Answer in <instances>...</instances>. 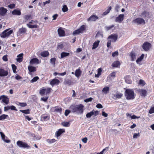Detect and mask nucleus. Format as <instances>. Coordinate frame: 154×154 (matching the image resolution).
<instances>
[{
  "mask_svg": "<svg viewBox=\"0 0 154 154\" xmlns=\"http://www.w3.org/2000/svg\"><path fill=\"white\" fill-rule=\"evenodd\" d=\"M118 55L119 53L118 51H116L115 52H113L112 54V56L113 57L117 56Z\"/></svg>",
  "mask_w": 154,
  "mask_h": 154,
  "instance_id": "obj_49",
  "label": "nucleus"
},
{
  "mask_svg": "<svg viewBox=\"0 0 154 154\" xmlns=\"http://www.w3.org/2000/svg\"><path fill=\"white\" fill-rule=\"evenodd\" d=\"M144 55L142 54L141 56L137 60L136 62L137 63H138L139 62H140L143 59L144 57Z\"/></svg>",
  "mask_w": 154,
  "mask_h": 154,
  "instance_id": "obj_36",
  "label": "nucleus"
},
{
  "mask_svg": "<svg viewBox=\"0 0 154 154\" xmlns=\"http://www.w3.org/2000/svg\"><path fill=\"white\" fill-rule=\"evenodd\" d=\"M60 83V81L57 79H54L50 82V84L53 86L54 85H58Z\"/></svg>",
  "mask_w": 154,
  "mask_h": 154,
  "instance_id": "obj_18",
  "label": "nucleus"
},
{
  "mask_svg": "<svg viewBox=\"0 0 154 154\" xmlns=\"http://www.w3.org/2000/svg\"><path fill=\"white\" fill-rule=\"evenodd\" d=\"M27 26L30 28H37V25H32L29 23L27 24Z\"/></svg>",
  "mask_w": 154,
  "mask_h": 154,
  "instance_id": "obj_37",
  "label": "nucleus"
},
{
  "mask_svg": "<svg viewBox=\"0 0 154 154\" xmlns=\"http://www.w3.org/2000/svg\"><path fill=\"white\" fill-rule=\"evenodd\" d=\"M69 53L62 52L60 54L61 58H63L64 57L69 56Z\"/></svg>",
  "mask_w": 154,
  "mask_h": 154,
  "instance_id": "obj_30",
  "label": "nucleus"
},
{
  "mask_svg": "<svg viewBox=\"0 0 154 154\" xmlns=\"http://www.w3.org/2000/svg\"><path fill=\"white\" fill-rule=\"evenodd\" d=\"M124 15L123 14L119 15L117 17H116L115 19V21L121 23L122 22L124 18Z\"/></svg>",
  "mask_w": 154,
  "mask_h": 154,
  "instance_id": "obj_11",
  "label": "nucleus"
},
{
  "mask_svg": "<svg viewBox=\"0 0 154 154\" xmlns=\"http://www.w3.org/2000/svg\"><path fill=\"white\" fill-rule=\"evenodd\" d=\"M20 111L22 112L23 113H24L25 114H28L30 113V110L29 109H28L26 110H20Z\"/></svg>",
  "mask_w": 154,
  "mask_h": 154,
  "instance_id": "obj_34",
  "label": "nucleus"
},
{
  "mask_svg": "<svg viewBox=\"0 0 154 154\" xmlns=\"http://www.w3.org/2000/svg\"><path fill=\"white\" fill-rule=\"evenodd\" d=\"M134 93L132 90L127 89L125 91V95L128 100H132L134 98Z\"/></svg>",
  "mask_w": 154,
  "mask_h": 154,
  "instance_id": "obj_2",
  "label": "nucleus"
},
{
  "mask_svg": "<svg viewBox=\"0 0 154 154\" xmlns=\"http://www.w3.org/2000/svg\"><path fill=\"white\" fill-rule=\"evenodd\" d=\"M149 13L146 11H144L143 12L140 16L143 18H148L149 17Z\"/></svg>",
  "mask_w": 154,
  "mask_h": 154,
  "instance_id": "obj_23",
  "label": "nucleus"
},
{
  "mask_svg": "<svg viewBox=\"0 0 154 154\" xmlns=\"http://www.w3.org/2000/svg\"><path fill=\"white\" fill-rule=\"evenodd\" d=\"M8 10L7 9L4 8L3 7L0 8V15L2 16H4L6 14Z\"/></svg>",
  "mask_w": 154,
  "mask_h": 154,
  "instance_id": "obj_15",
  "label": "nucleus"
},
{
  "mask_svg": "<svg viewBox=\"0 0 154 154\" xmlns=\"http://www.w3.org/2000/svg\"><path fill=\"white\" fill-rule=\"evenodd\" d=\"M118 38V35L116 34H112L109 35L108 38V39H112V41L115 42Z\"/></svg>",
  "mask_w": 154,
  "mask_h": 154,
  "instance_id": "obj_16",
  "label": "nucleus"
},
{
  "mask_svg": "<svg viewBox=\"0 0 154 154\" xmlns=\"http://www.w3.org/2000/svg\"><path fill=\"white\" fill-rule=\"evenodd\" d=\"M40 63V62H39L38 59L36 58L32 59L29 62V63L30 65H33L35 64H38Z\"/></svg>",
  "mask_w": 154,
  "mask_h": 154,
  "instance_id": "obj_12",
  "label": "nucleus"
},
{
  "mask_svg": "<svg viewBox=\"0 0 154 154\" xmlns=\"http://www.w3.org/2000/svg\"><path fill=\"white\" fill-rule=\"evenodd\" d=\"M129 56L130 57L131 61H134L136 59V55L134 52L132 51L129 54Z\"/></svg>",
  "mask_w": 154,
  "mask_h": 154,
  "instance_id": "obj_17",
  "label": "nucleus"
},
{
  "mask_svg": "<svg viewBox=\"0 0 154 154\" xmlns=\"http://www.w3.org/2000/svg\"><path fill=\"white\" fill-rule=\"evenodd\" d=\"M141 96H145L146 95V91L145 89H142L141 90Z\"/></svg>",
  "mask_w": 154,
  "mask_h": 154,
  "instance_id": "obj_45",
  "label": "nucleus"
},
{
  "mask_svg": "<svg viewBox=\"0 0 154 154\" xmlns=\"http://www.w3.org/2000/svg\"><path fill=\"white\" fill-rule=\"evenodd\" d=\"M96 107L97 108L99 109H101L103 108V106L100 103L96 105Z\"/></svg>",
  "mask_w": 154,
  "mask_h": 154,
  "instance_id": "obj_62",
  "label": "nucleus"
},
{
  "mask_svg": "<svg viewBox=\"0 0 154 154\" xmlns=\"http://www.w3.org/2000/svg\"><path fill=\"white\" fill-rule=\"evenodd\" d=\"M113 96L112 98L114 99H120L122 97L123 94L117 92L115 94H113Z\"/></svg>",
  "mask_w": 154,
  "mask_h": 154,
  "instance_id": "obj_14",
  "label": "nucleus"
},
{
  "mask_svg": "<svg viewBox=\"0 0 154 154\" xmlns=\"http://www.w3.org/2000/svg\"><path fill=\"white\" fill-rule=\"evenodd\" d=\"M46 89H42L40 90L39 93L41 96H43L44 95Z\"/></svg>",
  "mask_w": 154,
  "mask_h": 154,
  "instance_id": "obj_39",
  "label": "nucleus"
},
{
  "mask_svg": "<svg viewBox=\"0 0 154 154\" xmlns=\"http://www.w3.org/2000/svg\"><path fill=\"white\" fill-rule=\"evenodd\" d=\"M64 83L65 85H71L72 82L71 80H67L64 82Z\"/></svg>",
  "mask_w": 154,
  "mask_h": 154,
  "instance_id": "obj_41",
  "label": "nucleus"
},
{
  "mask_svg": "<svg viewBox=\"0 0 154 154\" xmlns=\"http://www.w3.org/2000/svg\"><path fill=\"white\" fill-rule=\"evenodd\" d=\"M88 139L87 137H85L82 139V141L85 143H87Z\"/></svg>",
  "mask_w": 154,
  "mask_h": 154,
  "instance_id": "obj_63",
  "label": "nucleus"
},
{
  "mask_svg": "<svg viewBox=\"0 0 154 154\" xmlns=\"http://www.w3.org/2000/svg\"><path fill=\"white\" fill-rule=\"evenodd\" d=\"M51 89L50 88H48L46 89V94L47 95L49 94L51 92Z\"/></svg>",
  "mask_w": 154,
  "mask_h": 154,
  "instance_id": "obj_47",
  "label": "nucleus"
},
{
  "mask_svg": "<svg viewBox=\"0 0 154 154\" xmlns=\"http://www.w3.org/2000/svg\"><path fill=\"white\" fill-rule=\"evenodd\" d=\"M29 71L30 72H32L36 71L35 67L31 66H29L28 67Z\"/></svg>",
  "mask_w": 154,
  "mask_h": 154,
  "instance_id": "obj_25",
  "label": "nucleus"
},
{
  "mask_svg": "<svg viewBox=\"0 0 154 154\" xmlns=\"http://www.w3.org/2000/svg\"><path fill=\"white\" fill-rule=\"evenodd\" d=\"M2 99V101L7 105L9 103V99L8 97L5 95H2L0 96V100Z\"/></svg>",
  "mask_w": 154,
  "mask_h": 154,
  "instance_id": "obj_9",
  "label": "nucleus"
},
{
  "mask_svg": "<svg viewBox=\"0 0 154 154\" xmlns=\"http://www.w3.org/2000/svg\"><path fill=\"white\" fill-rule=\"evenodd\" d=\"M48 97H42L41 99V100L43 101L44 102H46L47 101V100L48 99Z\"/></svg>",
  "mask_w": 154,
  "mask_h": 154,
  "instance_id": "obj_59",
  "label": "nucleus"
},
{
  "mask_svg": "<svg viewBox=\"0 0 154 154\" xmlns=\"http://www.w3.org/2000/svg\"><path fill=\"white\" fill-rule=\"evenodd\" d=\"M62 125L64 127H67L70 125V123L69 122H65L62 123Z\"/></svg>",
  "mask_w": 154,
  "mask_h": 154,
  "instance_id": "obj_43",
  "label": "nucleus"
},
{
  "mask_svg": "<svg viewBox=\"0 0 154 154\" xmlns=\"http://www.w3.org/2000/svg\"><path fill=\"white\" fill-rule=\"evenodd\" d=\"M17 146L20 148H29L30 146L27 145L25 143L21 141H18L17 142Z\"/></svg>",
  "mask_w": 154,
  "mask_h": 154,
  "instance_id": "obj_6",
  "label": "nucleus"
},
{
  "mask_svg": "<svg viewBox=\"0 0 154 154\" xmlns=\"http://www.w3.org/2000/svg\"><path fill=\"white\" fill-rule=\"evenodd\" d=\"M111 9L112 7L111 6L109 7V8L104 12L103 13V15H105L108 14L109 12Z\"/></svg>",
  "mask_w": 154,
  "mask_h": 154,
  "instance_id": "obj_33",
  "label": "nucleus"
},
{
  "mask_svg": "<svg viewBox=\"0 0 154 154\" xmlns=\"http://www.w3.org/2000/svg\"><path fill=\"white\" fill-rule=\"evenodd\" d=\"M50 119V116L48 114H43L41 116V120L42 121H45Z\"/></svg>",
  "mask_w": 154,
  "mask_h": 154,
  "instance_id": "obj_10",
  "label": "nucleus"
},
{
  "mask_svg": "<svg viewBox=\"0 0 154 154\" xmlns=\"http://www.w3.org/2000/svg\"><path fill=\"white\" fill-rule=\"evenodd\" d=\"M85 29V26L83 25L81 26L78 29L76 30L73 31L72 34L73 35H75L79 34L80 33H83Z\"/></svg>",
  "mask_w": 154,
  "mask_h": 154,
  "instance_id": "obj_4",
  "label": "nucleus"
},
{
  "mask_svg": "<svg viewBox=\"0 0 154 154\" xmlns=\"http://www.w3.org/2000/svg\"><path fill=\"white\" fill-rule=\"evenodd\" d=\"M109 88L106 86L104 87L103 90L102 92L103 93L106 94L107 93L109 92Z\"/></svg>",
  "mask_w": 154,
  "mask_h": 154,
  "instance_id": "obj_28",
  "label": "nucleus"
},
{
  "mask_svg": "<svg viewBox=\"0 0 154 154\" xmlns=\"http://www.w3.org/2000/svg\"><path fill=\"white\" fill-rule=\"evenodd\" d=\"M23 53H21L18 55L17 56V58L16 59L17 61L20 63L23 60Z\"/></svg>",
  "mask_w": 154,
  "mask_h": 154,
  "instance_id": "obj_22",
  "label": "nucleus"
},
{
  "mask_svg": "<svg viewBox=\"0 0 154 154\" xmlns=\"http://www.w3.org/2000/svg\"><path fill=\"white\" fill-rule=\"evenodd\" d=\"M13 15H20L21 14L20 11L18 9H14L11 12Z\"/></svg>",
  "mask_w": 154,
  "mask_h": 154,
  "instance_id": "obj_19",
  "label": "nucleus"
},
{
  "mask_svg": "<svg viewBox=\"0 0 154 154\" xmlns=\"http://www.w3.org/2000/svg\"><path fill=\"white\" fill-rule=\"evenodd\" d=\"M140 136V134L139 133H134V134L133 137L134 138H137L138 137H139Z\"/></svg>",
  "mask_w": 154,
  "mask_h": 154,
  "instance_id": "obj_51",
  "label": "nucleus"
},
{
  "mask_svg": "<svg viewBox=\"0 0 154 154\" xmlns=\"http://www.w3.org/2000/svg\"><path fill=\"white\" fill-rule=\"evenodd\" d=\"M108 147H106L105 149H103V150L99 153H97V154H103V153L105 151H106L108 149Z\"/></svg>",
  "mask_w": 154,
  "mask_h": 154,
  "instance_id": "obj_52",
  "label": "nucleus"
},
{
  "mask_svg": "<svg viewBox=\"0 0 154 154\" xmlns=\"http://www.w3.org/2000/svg\"><path fill=\"white\" fill-rule=\"evenodd\" d=\"M10 109L15 111L17 110L16 109L15 107L13 105L11 106H10Z\"/></svg>",
  "mask_w": 154,
  "mask_h": 154,
  "instance_id": "obj_60",
  "label": "nucleus"
},
{
  "mask_svg": "<svg viewBox=\"0 0 154 154\" xmlns=\"http://www.w3.org/2000/svg\"><path fill=\"white\" fill-rule=\"evenodd\" d=\"M0 134H1V136L2 140H4L5 137V134L3 133V132H0Z\"/></svg>",
  "mask_w": 154,
  "mask_h": 154,
  "instance_id": "obj_61",
  "label": "nucleus"
},
{
  "mask_svg": "<svg viewBox=\"0 0 154 154\" xmlns=\"http://www.w3.org/2000/svg\"><path fill=\"white\" fill-rule=\"evenodd\" d=\"M92 100L93 98L92 97H90L85 99L84 101L85 102H88L91 101Z\"/></svg>",
  "mask_w": 154,
  "mask_h": 154,
  "instance_id": "obj_58",
  "label": "nucleus"
},
{
  "mask_svg": "<svg viewBox=\"0 0 154 154\" xmlns=\"http://www.w3.org/2000/svg\"><path fill=\"white\" fill-rule=\"evenodd\" d=\"M3 60L5 61H7L8 60V56L7 55H5L3 56L2 57Z\"/></svg>",
  "mask_w": 154,
  "mask_h": 154,
  "instance_id": "obj_54",
  "label": "nucleus"
},
{
  "mask_svg": "<svg viewBox=\"0 0 154 154\" xmlns=\"http://www.w3.org/2000/svg\"><path fill=\"white\" fill-rule=\"evenodd\" d=\"M56 59L55 58H51L50 59V63L54 66L55 64Z\"/></svg>",
  "mask_w": 154,
  "mask_h": 154,
  "instance_id": "obj_35",
  "label": "nucleus"
},
{
  "mask_svg": "<svg viewBox=\"0 0 154 154\" xmlns=\"http://www.w3.org/2000/svg\"><path fill=\"white\" fill-rule=\"evenodd\" d=\"M32 17L31 15H26L24 17V18L25 20H28Z\"/></svg>",
  "mask_w": 154,
  "mask_h": 154,
  "instance_id": "obj_48",
  "label": "nucleus"
},
{
  "mask_svg": "<svg viewBox=\"0 0 154 154\" xmlns=\"http://www.w3.org/2000/svg\"><path fill=\"white\" fill-rule=\"evenodd\" d=\"M7 117H8V115L3 114L0 116V120L5 119H6Z\"/></svg>",
  "mask_w": 154,
  "mask_h": 154,
  "instance_id": "obj_38",
  "label": "nucleus"
},
{
  "mask_svg": "<svg viewBox=\"0 0 154 154\" xmlns=\"http://www.w3.org/2000/svg\"><path fill=\"white\" fill-rule=\"evenodd\" d=\"M13 32V30H9V29H7L4 30L1 34L0 36L2 38H5L9 36Z\"/></svg>",
  "mask_w": 154,
  "mask_h": 154,
  "instance_id": "obj_3",
  "label": "nucleus"
},
{
  "mask_svg": "<svg viewBox=\"0 0 154 154\" xmlns=\"http://www.w3.org/2000/svg\"><path fill=\"white\" fill-rule=\"evenodd\" d=\"M114 26V25H112L110 26H106L105 27V28L108 31L110 29H111Z\"/></svg>",
  "mask_w": 154,
  "mask_h": 154,
  "instance_id": "obj_50",
  "label": "nucleus"
},
{
  "mask_svg": "<svg viewBox=\"0 0 154 154\" xmlns=\"http://www.w3.org/2000/svg\"><path fill=\"white\" fill-rule=\"evenodd\" d=\"M81 72L80 69H78L76 70L75 72V75L77 77H79L81 74Z\"/></svg>",
  "mask_w": 154,
  "mask_h": 154,
  "instance_id": "obj_31",
  "label": "nucleus"
},
{
  "mask_svg": "<svg viewBox=\"0 0 154 154\" xmlns=\"http://www.w3.org/2000/svg\"><path fill=\"white\" fill-rule=\"evenodd\" d=\"M39 77L38 76H35L34 77L31 81V82L33 83L36 82L38 79H39Z\"/></svg>",
  "mask_w": 154,
  "mask_h": 154,
  "instance_id": "obj_44",
  "label": "nucleus"
},
{
  "mask_svg": "<svg viewBox=\"0 0 154 154\" xmlns=\"http://www.w3.org/2000/svg\"><path fill=\"white\" fill-rule=\"evenodd\" d=\"M151 46V44L148 42H146L143 43L142 47L144 50L147 51L148 50Z\"/></svg>",
  "mask_w": 154,
  "mask_h": 154,
  "instance_id": "obj_7",
  "label": "nucleus"
},
{
  "mask_svg": "<svg viewBox=\"0 0 154 154\" xmlns=\"http://www.w3.org/2000/svg\"><path fill=\"white\" fill-rule=\"evenodd\" d=\"M132 22L136 23L138 25L144 24L145 23L144 20L142 18H138L133 20Z\"/></svg>",
  "mask_w": 154,
  "mask_h": 154,
  "instance_id": "obj_5",
  "label": "nucleus"
},
{
  "mask_svg": "<svg viewBox=\"0 0 154 154\" xmlns=\"http://www.w3.org/2000/svg\"><path fill=\"white\" fill-rule=\"evenodd\" d=\"M70 112V111L69 110H66L65 112V115L66 116H67L69 115V113Z\"/></svg>",
  "mask_w": 154,
  "mask_h": 154,
  "instance_id": "obj_57",
  "label": "nucleus"
},
{
  "mask_svg": "<svg viewBox=\"0 0 154 154\" xmlns=\"http://www.w3.org/2000/svg\"><path fill=\"white\" fill-rule=\"evenodd\" d=\"M94 110H93L92 111L88 113L86 115V117L88 118H90L92 116L94 115Z\"/></svg>",
  "mask_w": 154,
  "mask_h": 154,
  "instance_id": "obj_32",
  "label": "nucleus"
},
{
  "mask_svg": "<svg viewBox=\"0 0 154 154\" xmlns=\"http://www.w3.org/2000/svg\"><path fill=\"white\" fill-rule=\"evenodd\" d=\"M68 10V8L67 7L66 5H64L63 6V8H62V11L63 12H65L67 11Z\"/></svg>",
  "mask_w": 154,
  "mask_h": 154,
  "instance_id": "obj_40",
  "label": "nucleus"
},
{
  "mask_svg": "<svg viewBox=\"0 0 154 154\" xmlns=\"http://www.w3.org/2000/svg\"><path fill=\"white\" fill-rule=\"evenodd\" d=\"M11 66L13 72L15 73L16 72V70L17 69V66L15 65L14 64H12Z\"/></svg>",
  "mask_w": 154,
  "mask_h": 154,
  "instance_id": "obj_46",
  "label": "nucleus"
},
{
  "mask_svg": "<svg viewBox=\"0 0 154 154\" xmlns=\"http://www.w3.org/2000/svg\"><path fill=\"white\" fill-rule=\"evenodd\" d=\"M120 65V62L118 60L114 61L112 65V66L113 67H117Z\"/></svg>",
  "mask_w": 154,
  "mask_h": 154,
  "instance_id": "obj_24",
  "label": "nucleus"
},
{
  "mask_svg": "<svg viewBox=\"0 0 154 154\" xmlns=\"http://www.w3.org/2000/svg\"><path fill=\"white\" fill-rule=\"evenodd\" d=\"M62 111V109L60 108H56L54 110V112L57 113H60V114H61Z\"/></svg>",
  "mask_w": 154,
  "mask_h": 154,
  "instance_id": "obj_42",
  "label": "nucleus"
},
{
  "mask_svg": "<svg viewBox=\"0 0 154 154\" xmlns=\"http://www.w3.org/2000/svg\"><path fill=\"white\" fill-rule=\"evenodd\" d=\"M15 6V4H12L9 5L8 7L11 9H12L14 8Z\"/></svg>",
  "mask_w": 154,
  "mask_h": 154,
  "instance_id": "obj_53",
  "label": "nucleus"
},
{
  "mask_svg": "<svg viewBox=\"0 0 154 154\" xmlns=\"http://www.w3.org/2000/svg\"><path fill=\"white\" fill-rule=\"evenodd\" d=\"M65 130L63 129H59L58 131L56 133V134L57 137L60 136L61 134L65 132Z\"/></svg>",
  "mask_w": 154,
  "mask_h": 154,
  "instance_id": "obj_21",
  "label": "nucleus"
},
{
  "mask_svg": "<svg viewBox=\"0 0 154 154\" xmlns=\"http://www.w3.org/2000/svg\"><path fill=\"white\" fill-rule=\"evenodd\" d=\"M49 54L48 52L47 51L42 52L41 53V55L44 57H46Z\"/></svg>",
  "mask_w": 154,
  "mask_h": 154,
  "instance_id": "obj_26",
  "label": "nucleus"
},
{
  "mask_svg": "<svg viewBox=\"0 0 154 154\" xmlns=\"http://www.w3.org/2000/svg\"><path fill=\"white\" fill-rule=\"evenodd\" d=\"M8 70H5L2 68H0V76L5 77L8 75Z\"/></svg>",
  "mask_w": 154,
  "mask_h": 154,
  "instance_id": "obj_8",
  "label": "nucleus"
},
{
  "mask_svg": "<svg viewBox=\"0 0 154 154\" xmlns=\"http://www.w3.org/2000/svg\"><path fill=\"white\" fill-rule=\"evenodd\" d=\"M60 36H64L65 32L61 28H59L57 30Z\"/></svg>",
  "mask_w": 154,
  "mask_h": 154,
  "instance_id": "obj_20",
  "label": "nucleus"
},
{
  "mask_svg": "<svg viewBox=\"0 0 154 154\" xmlns=\"http://www.w3.org/2000/svg\"><path fill=\"white\" fill-rule=\"evenodd\" d=\"M56 140L55 139H52L51 140H48L47 142L49 143H52L56 141Z\"/></svg>",
  "mask_w": 154,
  "mask_h": 154,
  "instance_id": "obj_56",
  "label": "nucleus"
},
{
  "mask_svg": "<svg viewBox=\"0 0 154 154\" xmlns=\"http://www.w3.org/2000/svg\"><path fill=\"white\" fill-rule=\"evenodd\" d=\"M26 32V29L25 28H21L20 29L18 32L17 33V35L18 34H22L25 33Z\"/></svg>",
  "mask_w": 154,
  "mask_h": 154,
  "instance_id": "obj_27",
  "label": "nucleus"
},
{
  "mask_svg": "<svg viewBox=\"0 0 154 154\" xmlns=\"http://www.w3.org/2000/svg\"><path fill=\"white\" fill-rule=\"evenodd\" d=\"M149 113L152 114L154 113V106L151 107L149 111Z\"/></svg>",
  "mask_w": 154,
  "mask_h": 154,
  "instance_id": "obj_55",
  "label": "nucleus"
},
{
  "mask_svg": "<svg viewBox=\"0 0 154 154\" xmlns=\"http://www.w3.org/2000/svg\"><path fill=\"white\" fill-rule=\"evenodd\" d=\"M84 106L81 104L74 105H72L70 108L73 112H76L78 114H82L83 113Z\"/></svg>",
  "mask_w": 154,
  "mask_h": 154,
  "instance_id": "obj_1",
  "label": "nucleus"
},
{
  "mask_svg": "<svg viewBox=\"0 0 154 154\" xmlns=\"http://www.w3.org/2000/svg\"><path fill=\"white\" fill-rule=\"evenodd\" d=\"M99 43L100 41L99 40H98L97 42H95L93 44L92 49H94L96 48L98 46Z\"/></svg>",
  "mask_w": 154,
  "mask_h": 154,
  "instance_id": "obj_29",
  "label": "nucleus"
},
{
  "mask_svg": "<svg viewBox=\"0 0 154 154\" xmlns=\"http://www.w3.org/2000/svg\"><path fill=\"white\" fill-rule=\"evenodd\" d=\"M120 8V6L119 5H116V7L115 8V11L117 12H118L119 11V9Z\"/></svg>",
  "mask_w": 154,
  "mask_h": 154,
  "instance_id": "obj_64",
  "label": "nucleus"
},
{
  "mask_svg": "<svg viewBox=\"0 0 154 154\" xmlns=\"http://www.w3.org/2000/svg\"><path fill=\"white\" fill-rule=\"evenodd\" d=\"M98 17L96 15H93L88 19L87 21H94L98 19Z\"/></svg>",
  "mask_w": 154,
  "mask_h": 154,
  "instance_id": "obj_13",
  "label": "nucleus"
}]
</instances>
